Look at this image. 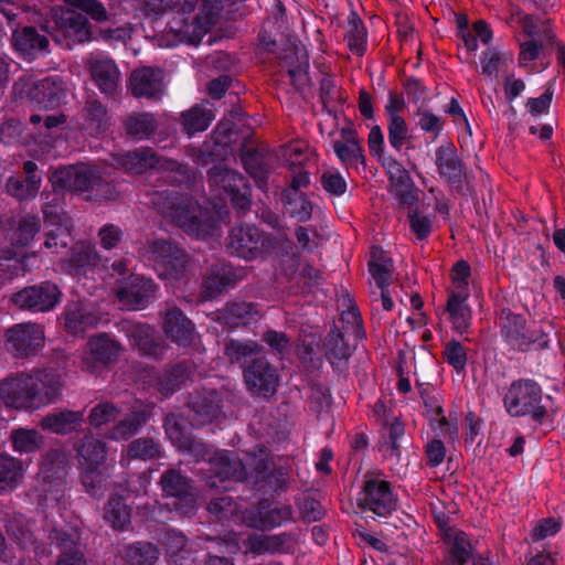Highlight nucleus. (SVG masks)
<instances>
[{"label":"nucleus","mask_w":565,"mask_h":565,"mask_svg":"<svg viewBox=\"0 0 565 565\" xmlns=\"http://www.w3.org/2000/svg\"><path fill=\"white\" fill-rule=\"evenodd\" d=\"M61 387V376L53 370L21 372L0 381V401L15 409H38L53 402Z\"/></svg>","instance_id":"f257e3e1"},{"label":"nucleus","mask_w":565,"mask_h":565,"mask_svg":"<svg viewBox=\"0 0 565 565\" xmlns=\"http://www.w3.org/2000/svg\"><path fill=\"white\" fill-rule=\"evenodd\" d=\"M150 204L160 215L195 238L213 236L217 218L203 209L190 194L174 191H153L148 194Z\"/></svg>","instance_id":"f03ea898"},{"label":"nucleus","mask_w":565,"mask_h":565,"mask_svg":"<svg viewBox=\"0 0 565 565\" xmlns=\"http://www.w3.org/2000/svg\"><path fill=\"white\" fill-rule=\"evenodd\" d=\"M49 181L54 191L85 194V200L90 202L116 200L119 195L111 181L105 179L97 168L85 163L60 167L49 175Z\"/></svg>","instance_id":"7ed1b4c3"},{"label":"nucleus","mask_w":565,"mask_h":565,"mask_svg":"<svg viewBox=\"0 0 565 565\" xmlns=\"http://www.w3.org/2000/svg\"><path fill=\"white\" fill-rule=\"evenodd\" d=\"M40 30L49 34L56 44L67 50L96 41L88 18L75 8L54 11L50 20L40 24Z\"/></svg>","instance_id":"20e7f679"},{"label":"nucleus","mask_w":565,"mask_h":565,"mask_svg":"<svg viewBox=\"0 0 565 565\" xmlns=\"http://www.w3.org/2000/svg\"><path fill=\"white\" fill-rule=\"evenodd\" d=\"M275 247V237L254 224L234 226L225 241L230 255L248 262L266 257Z\"/></svg>","instance_id":"39448f33"},{"label":"nucleus","mask_w":565,"mask_h":565,"mask_svg":"<svg viewBox=\"0 0 565 565\" xmlns=\"http://www.w3.org/2000/svg\"><path fill=\"white\" fill-rule=\"evenodd\" d=\"M161 497L167 499L166 507L181 518H191L196 513V493L191 480L180 469L168 468L158 481Z\"/></svg>","instance_id":"423d86ee"},{"label":"nucleus","mask_w":565,"mask_h":565,"mask_svg":"<svg viewBox=\"0 0 565 565\" xmlns=\"http://www.w3.org/2000/svg\"><path fill=\"white\" fill-rule=\"evenodd\" d=\"M499 320L502 337L511 347L520 351L547 348V335L534 322H527L522 315L505 308L501 310Z\"/></svg>","instance_id":"0eeeda50"},{"label":"nucleus","mask_w":565,"mask_h":565,"mask_svg":"<svg viewBox=\"0 0 565 565\" xmlns=\"http://www.w3.org/2000/svg\"><path fill=\"white\" fill-rule=\"evenodd\" d=\"M231 392L224 387H199L189 392L185 407L192 427L199 428L212 424L223 416L224 402Z\"/></svg>","instance_id":"6e6552de"},{"label":"nucleus","mask_w":565,"mask_h":565,"mask_svg":"<svg viewBox=\"0 0 565 565\" xmlns=\"http://www.w3.org/2000/svg\"><path fill=\"white\" fill-rule=\"evenodd\" d=\"M542 390L532 380L514 381L504 395L507 412L514 417L531 416L534 422L542 423L547 409L541 404Z\"/></svg>","instance_id":"1a4fd4ad"},{"label":"nucleus","mask_w":565,"mask_h":565,"mask_svg":"<svg viewBox=\"0 0 565 565\" xmlns=\"http://www.w3.org/2000/svg\"><path fill=\"white\" fill-rule=\"evenodd\" d=\"M146 255L166 279H180L190 262L189 254L182 247L164 238L148 242Z\"/></svg>","instance_id":"9d476101"},{"label":"nucleus","mask_w":565,"mask_h":565,"mask_svg":"<svg viewBox=\"0 0 565 565\" xmlns=\"http://www.w3.org/2000/svg\"><path fill=\"white\" fill-rule=\"evenodd\" d=\"M21 98H28L44 109H53L65 97L64 82L60 76H47L41 79L33 77L19 78L13 85Z\"/></svg>","instance_id":"9b49d317"},{"label":"nucleus","mask_w":565,"mask_h":565,"mask_svg":"<svg viewBox=\"0 0 565 565\" xmlns=\"http://www.w3.org/2000/svg\"><path fill=\"white\" fill-rule=\"evenodd\" d=\"M435 164L438 174L444 179L451 191L460 196L472 195L475 193L468 180L467 168L458 154V150L452 142L443 145L436 149Z\"/></svg>","instance_id":"f8f14e48"},{"label":"nucleus","mask_w":565,"mask_h":565,"mask_svg":"<svg viewBox=\"0 0 565 565\" xmlns=\"http://www.w3.org/2000/svg\"><path fill=\"white\" fill-rule=\"evenodd\" d=\"M6 350L17 359L36 355L44 347L43 327L36 323L14 324L6 331Z\"/></svg>","instance_id":"ddd939ff"},{"label":"nucleus","mask_w":565,"mask_h":565,"mask_svg":"<svg viewBox=\"0 0 565 565\" xmlns=\"http://www.w3.org/2000/svg\"><path fill=\"white\" fill-rule=\"evenodd\" d=\"M244 277L241 267H234L225 259H216L204 271L200 296L212 300L233 288Z\"/></svg>","instance_id":"4468645a"},{"label":"nucleus","mask_w":565,"mask_h":565,"mask_svg":"<svg viewBox=\"0 0 565 565\" xmlns=\"http://www.w3.org/2000/svg\"><path fill=\"white\" fill-rule=\"evenodd\" d=\"M209 182L221 185L231 196L232 205L246 212L252 205V188L248 180L239 172L224 166H213L207 171Z\"/></svg>","instance_id":"2eb2a0df"},{"label":"nucleus","mask_w":565,"mask_h":565,"mask_svg":"<svg viewBox=\"0 0 565 565\" xmlns=\"http://www.w3.org/2000/svg\"><path fill=\"white\" fill-rule=\"evenodd\" d=\"M61 298L60 287L55 282L45 280L14 292L11 301L22 310L46 312L54 309Z\"/></svg>","instance_id":"dca6fc26"},{"label":"nucleus","mask_w":565,"mask_h":565,"mask_svg":"<svg viewBox=\"0 0 565 565\" xmlns=\"http://www.w3.org/2000/svg\"><path fill=\"white\" fill-rule=\"evenodd\" d=\"M87 348L82 356V370L92 374L100 373L116 363L121 351L120 343L106 333L92 337Z\"/></svg>","instance_id":"f3484780"},{"label":"nucleus","mask_w":565,"mask_h":565,"mask_svg":"<svg viewBox=\"0 0 565 565\" xmlns=\"http://www.w3.org/2000/svg\"><path fill=\"white\" fill-rule=\"evenodd\" d=\"M247 388L257 396L270 397L277 392L279 376L275 366L262 356L253 358L244 369Z\"/></svg>","instance_id":"a211bd4d"},{"label":"nucleus","mask_w":565,"mask_h":565,"mask_svg":"<svg viewBox=\"0 0 565 565\" xmlns=\"http://www.w3.org/2000/svg\"><path fill=\"white\" fill-rule=\"evenodd\" d=\"M359 505L379 516H386L396 510L397 499L388 481L369 479L364 481Z\"/></svg>","instance_id":"6ab92c4d"},{"label":"nucleus","mask_w":565,"mask_h":565,"mask_svg":"<svg viewBox=\"0 0 565 565\" xmlns=\"http://www.w3.org/2000/svg\"><path fill=\"white\" fill-rule=\"evenodd\" d=\"M10 43L13 51L23 60L32 62L50 52V41L36 26L24 25L12 30Z\"/></svg>","instance_id":"aec40b11"},{"label":"nucleus","mask_w":565,"mask_h":565,"mask_svg":"<svg viewBox=\"0 0 565 565\" xmlns=\"http://www.w3.org/2000/svg\"><path fill=\"white\" fill-rule=\"evenodd\" d=\"M157 285L150 278L130 275L116 290L118 300L130 310H139L148 306L154 298Z\"/></svg>","instance_id":"412c9836"},{"label":"nucleus","mask_w":565,"mask_h":565,"mask_svg":"<svg viewBox=\"0 0 565 565\" xmlns=\"http://www.w3.org/2000/svg\"><path fill=\"white\" fill-rule=\"evenodd\" d=\"M228 142L227 131L221 136L220 128H217L211 138L206 139L200 147L189 148L186 153L199 166L206 167L211 163L222 166V162L230 154Z\"/></svg>","instance_id":"4be33fe9"},{"label":"nucleus","mask_w":565,"mask_h":565,"mask_svg":"<svg viewBox=\"0 0 565 565\" xmlns=\"http://www.w3.org/2000/svg\"><path fill=\"white\" fill-rule=\"evenodd\" d=\"M129 88L137 98L158 100L164 89L162 72L150 66L137 68L130 75Z\"/></svg>","instance_id":"5701e85b"},{"label":"nucleus","mask_w":565,"mask_h":565,"mask_svg":"<svg viewBox=\"0 0 565 565\" xmlns=\"http://www.w3.org/2000/svg\"><path fill=\"white\" fill-rule=\"evenodd\" d=\"M245 171L255 180L259 189H265L268 182L269 172L273 168L275 156L264 147L243 148L239 153Z\"/></svg>","instance_id":"b1692460"},{"label":"nucleus","mask_w":565,"mask_h":565,"mask_svg":"<svg viewBox=\"0 0 565 565\" xmlns=\"http://www.w3.org/2000/svg\"><path fill=\"white\" fill-rule=\"evenodd\" d=\"M128 338L138 350L147 356L159 359L163 353L161 337L147 323L125 321L122 324Z\"/></svg>","instance_id":"393cba45"},{"label":"nucleus","mask_w":565,"mask_h":565,"mask_svg":"<svg viewBox=\"0 0 565 565\" xmlns=\"http://www.w3.org/2000/svg\"><path fill=\"white\" fill-rule=\"evenodd\" d=\"M209 461L213 472L209 482L211 487L215 486L213 478H217L221 481H244L248 478L246 465L232 451H216Z\"/></svg>","instance_id":"a878e982"},{"label":"nucleus","mask_w":565,"mask_h":565,"mask_svg":"<svg viewBox=\"0 0 565 565\" xmlns=\"http://www.w3.org/2000/svg\"><path fill=\"white\" fill-rule=\"evenodd\" d=\"M87 68L99 90L113 97L120 81V72L116 63L109 57H90L87 61Z\"/></svg>","instance_id":"bb28decb"},{"label":"nucleus","mask_w":565,"mask_h":565,"mask_svg":"<svg viewBox=\"0 0 565 565\" xmlns=\"http://www.w3.org/2000/svg\"><path fill=\"white\" fill-rule=\"evenodd\" d=\"M163 330L167 337L180 347L192 345L196 338L194 323L177 307L166 312Z\"/></svg>","instance_id":"cd10ccee"},{"label":"nucleus","mask_w":565,"mask_h":565,"mask_svg":"<svg viewBox=\"0 0 565 565\" xmlns=\"http://www.w3.org/2000/svg\"><path fill=\"white\" fill-rule=\"evenodd\" d=\"M151 417L148 406L132 407L131 411L118 420L106 434L109 440H129L137 435Z\"/></svg>","instance_id":"c85d7f7f"},{"label":"nucleus","mask_w":565,"mask_h":565,"mask_svg":"<svg viewBox=\"0 0 565 565\" xmlns=\"http://www.w3.org/2000/svg\"><path fill=\"white\" fill-rule=\"evenodd\" d=\"M218 18V8L203 0L200 12L192 17L191 22L184 18L183 29L180 30L188 38L189 43L199 44L206 32L213 26Z\"/></svg>","instance_id":"c756f323"},{"label":"nucleus","mask_w":565,"mask_h":565,"mask_svg":"<svg viewBox=\"0 0 565 565\" xmlns=\"http://www.w3.org/2000/svg\"><path fill=\"white\" fill-rule=\"evenodd\" d=\"M194 369L195 364L189 360L166 366L157 376V390L164 396L172 395L190 380Z\"/></svg>","instance_id":"7c9ffc66"},{"label":"nucleus","mask_w":565,"mask_h":565,"mask_svg":"<svg viewBox=\"0 0 565 565\" xmlns=\"http://www.w3.org/2000/svg\"><path fill=\"white\" fill-rule=\"evenodd\" d=\"M84 423L82 411H55L46 414L39 422V426L55 435H68L77 431Z\"/></svg>","instance_id":"2f4dec72"},{"label":"nucleus","mask_w":565,"mask_h":565,"mask_svg":"<svg viewBox=\"0 0 565 565\" xmlns=\"http://www.w3.org/2000/svg\"><path fill=\"white\" fill-rule=\"evenodd\" d=\"M68 467L67 452L61 448H51L42 456L40 473L44 482L58 486L65 481Z\"/></svg>","instance_id":"473e14b6"},{"label":"nucleus","mask_w":565,"mask_h":565,"mask_svg":"<svg viewBox=\"0 0 565 565\" xmlns=\"http://www.w3.org/2000/svg\"><path fill=\"white\" fill-rule=\"evenodd\" d=\"M214 320L230 328L246 326L257 315L256 306L252 302L228 301L222 309L215 311Z\"/></svg>","instance_id":"72a5a7b5"},{"label":"nucleus","mask_w":565,"mask_h":565,"mask_svg":"<svg viewBox=\"0 0 565 565\" xmlns=\"http://www.w3.org/2000/svg\"><path fill=\"white\" fill-rule=\"evenodd\" d=\"M469 294L465 290L450 291L446 305L450 321L456 331L462 333L470 327L471 309L466 303Z\"/></svg>","instance_id":"f704fd0d"},{"label":"nucleus","mask_w":565,"mask_h":565,"mask_svg":"<svg viewBox=\"0 0 565 565\" xmlns=\"http://www.w3.org/2000/svg\"><path fill=\"white\" fill-rule=\"evenodd\" d=\"M81 116L85 129L92 134L106 131L109 121L108 111L106 106L95 95L87 96Z\"/></svg>","instance_id":"c9c22d12"},{"label":"nucleus","mask_w":565,"mask_h":565,"mask_svg":"<svg viewBox=\"0 0 565 565\" xmlns=\"http://www.w3.org/2000/svg\"><path fill=\"white\" fill-rule=\"evenodd\" d=\"M120 555L128 565H153L159 558L160 551L151 542L139 541L124 545Z\"/></svg>","instance_id":"e433bc0d"},{"label":"nucleus","mask_w":565,"mask_h":565,"mask_svg":"<svg viewBox=\"0 0 565 565\" xmlns=\"http://www.w3.org/2000/svg\"><path fill=\"white\" fill-rule=\"evenodd\" d=\"M157 169L161 171L162 178L174 186L184 185L189 188L195 180L194 171L186 163L173 159L160 157Z\"/></svg>","instance_id":"4c0bfd02"},{"label":"nucleus","mask_w":565,"mask_h":565,"mask_svg":"<svg viewBox=\"0 0 565 565\" xmlns=\"http://www.w3.org/2000/svg\"><path fill=\"white\" fill-rule=\"evenodd\" d=\"M159 162L160 157L152 149L140 148L125 153L119 164L127 172L140 174L147 169H157Z\"/></svg>","instance_id":"58836bf2"},{"label":"nucleus","mask_w":565,"mask_h":565,"mask_svg":"<svg viewBox=\"0 0 565 565\" xmlns=\"http://www.w3.org/2000/svg\"><path fill=\"white\" fill-rule=\"evenodd\" d=\"M44 222L55 227H72L71 217L64 211V196L62 193L53 190V193H43Z\"/></svg>","instance_id":"ea45409f"},{"label":"nucleus","mask_w":565,"mask_h":565,"mask_svg":"<svg viewBox=\"0 0 565 565\" xmlns=\"http://www.w3.org/2000/svg\"><path fill=\"white\" fill-rule=\"evenodd\" d=\"M327 360L333 365L335 361L348 360L353 349L344 338V333L333 324L322 342Z\"/></svg>","instance_id":"a19ab883"},{"label":"nucleus","mask_w":565,"mask_h":565,"mask_svg":"<svg viewBox=\"0 0 565 565\" xmlns=\"http://www.w3.org/2000/svg\"><path fill=\"white\" fill-rule=\"evenodd\" d=\"M74 448L77 456L83 459L88 467H98L107 457L106 444L94 438L92 435H85L82 439L75 443Z\"/></svg>","instance_id":"79ce46f5"},{"label":"nucleus","mask_w":565,"mask_h":565,"mask_svg":"<svg viewBox=\"0 0 565 565\" xmlns=\"http://www.w3.org/2000/svg\"><path fill=\"white\" fill-rule=\"evenodd\" d=\"M126 134L137 140L147 139L154 134L158 121L151 113H134L125 121Z\"/></svg>","instance_id":"37998d69"},{"label":"nucleus","mask_w":565,"mask_h":565,"mask_svg":"<svg viewBox=\"0 0 565 565\" xmlns=\"http://www.w3.org/2000/svg\"><path fill=\"white\" fill-rule=\"evenodd\" d=\"M23 471L20 459L0 454V492L17 488L23 479Z\"/></svg>","instance_id":"c03bdc74"},{"label":"nucleus","mask_w":565,"mask_h":565,"mask_svg":"<svg viewBox=\"0 0 565 565\" xmlns=\"http://www.w3.org/2000/svg\"><path fill=\"white\" fill-rule=\"evenodd\" d=\"M130 508L119 494L109 497L104 508V519L115 530H124L130 523Z\"/></svg>","instance_id":"a18cd8bd"},{"label":"nucleus","mask_w":565,"mask_h":565,"mask_svg":"<svg viewBox=\"0 0 565 565\" xmlns=\"http://www.w3.org/2000/svg\"><path fill=\"white\" fill-rule=\"evenodd\" d=\"M263 347L256 341L228 339L224 344V354L231 363H243L248 358L262 356Z\"/></svg>","instance_id":"49530a36"},{"label":"nucleus","mask_w":565,"mask_h":565,"mask_svg":"<svg viewBox=\"0 0 565 565\" xmlns=\"http://www.w3.org/2000/svg\"><path fill=\"white\" fill-rule=\"evenodd\" d=\"M289 482V470L285 467H273L262 478H256L254 486L265 494L285 491Z\"/></svg>","instance_id":"de8ad7c7"},{"label":"nucleus","mask_w":565,"mask_h":565,"mask_svg":"<svg viewBox=\"0 0 565 565\" xmlns=\"http://www.w3.org/2000/svg\"><path fill=\"white\" fill-rule=\"evenodd\" d=\"M344 39L352 53L359 56L363 55L366 45V30L362 19L354 10L348 17V30Z\"/></svg>","instance_id":"09e8293b"},{"label":"nucleus","mask_w":565,"mask_h":565,"mask_svg":"<svg viewBox=\"0 0 565 565\" xmlns=\"http://www.w3.org/2000/svg\"><path fill=\"white\" fill-rule=\"evenodd\" d=\"M95 322V316L87 312L79 302H72L65 309L64 324L71 333L84 332Z\"/></svg>","instance_id":"8fccbe9b"},{"label":"nucleus","mask_w":565,"mask_h":565,"mask_svg":"<svg viewBox=\"0 0 565 565\" xmlns=\"http://www.w3.org/2000/svg\"><path fill=\"white\" fill-rule=\"evenodd\" d=\"M161 455V446L152 437L134 439L126 449V457L130 460L149 461L159 459Z\"/></svg>","instance_id":"3c124183"},{"label":"nucleus","mask_w":565,"mask_h":565,"mask_svg":"<svg viewBox=\"0 0 565 565\" xmlns=\"http://www.w3.org/2000/svg\"><path fill=\"white\" fill-rule=\"evenodd\" d=\"M13 449L19 452H35L40 450L45 438L36 429L17 428L10 434Z\"/></svg>","instance_id":"603ef678"},{"label":"nucleus","mask_w":565,"mask_h":565,"mask_svg":"<svg viewBox=\"0 0 565 565\" xmlns=\"http://www.w3.org/2000/svg\"><path fill=\"white\" fill-rule=\"evenodd\" d=\"M196 3L198 0H147L143 11L146 15H150V13L161 15L166 11L186 14L194 11Z\"/></svg>","instance_id":"864d4df0"},{"label":"nucleus","mask_w":565,"mask_h":565,"mask_svg":"<svg viewBox=\"0 0 565 565\" xmlns=\"http://www.w3.org/2000/svg\"><path fill=\"white\" fill-rule=\"evenodd\" d=\"M212 119V111L199 105L193 106L181 115L183 129L189 136L204 131L211 124Z\"/></svg>","instance_id":"5fc2aeb1"},{"label":"nucleus","mask_w":565,"mask_h":565,"mask_svg":"<svg viewBox=\"0 0 565 565\" xmlns=\"http://www.w3.org/2000/svg\"><path fill=\"white\" fill-rule=\"evenodd\" d=\"M258 519L259 526L262 530H270L276 526H279L284 522H287L292 519V508L290 505H281V507H267L265 508L263 503L258 509Z\"/></svg>","instance_id":"6e6d98bb"},{"label":"nucleus","mask_w":565,"mask_h":565,"mask_svg":"<svg viewBox=\"0 0 565 565\" xmlns=\"http://www.w3.org/2000/svg\"><path fill=\"white\" fill-rule=\"evenodd\" d=\"M39 184H35L32 179H24L22 175H12L8 178L6 182L7 193L19 201L34 199L39 193Z\"/></svg>","instance_id":"4d7b16f0"},{"label":"nucleus","mask_w":565,"mask_h":565,"mask_svg":"<svg viewBox=\"0 0 565 565\" xmlns=\"http://www.w3.org/2000/svg\"><path fill=\"white\" fill-rule=\"evenodd\" d=\"M97 259L98 257L95 248L88 243L79 242L72 247L70 265L74 269L75 274H78L86 267L95 266Z\"/></svg>","instance_id":"13d9d810"},{"label":"nucleus","mask_w":565,"mask_h":565,"mask_svg":"<svg viewBox=\"0 0 565 565\" xmlns=\"http://www.w3.org/2000/svg\"><path fill=\"white\" fill-rule=\"evenodd\" d=\"M121 409L111 402H99L87 417L88 424L95 428L108 425L117 420Z\"/></svg>","instance_id":"bf43d9fd"},{"label":"nucleus","mask_w":565,"mask_h":565,"mask_svg":"<svg viewBox=\"0 0 565 565\" xmlns=\"http://www.w3.org/2000/svg\"><path fill=\"white\" fill-rule=\"evenodd\" d=\"M163 427L168 438L177 448L191 435L183 417L174 413L164 416Z\"/></svg>","instance_id":"052dcab7"},{"label":"nucleus","mask_w":565,"mask_h":565,"mask_svg":"<svg viewBox=\"0 0 565 565\" xmlns=\"http://www.w3.org/2000/svg\"><path fill=\"white\" fill-rule=\"evenodd\" d=\"M40 231V221L36 216L17 218L14 235L11 237L17 244L26 246Z\"/></svg>","instance_id":"680f3d73"},{"label":"nucleus","mask_w":565,"mask_h":565,"mask_svg":"<svg viewBox=\"0 0 565 565\" xmlns=\"http://www.w3.org/2000/svg\"><path fill=\"white\" fill-rule=\"evenodd\" d=\"M51 544L61 548L62 552L78 551L81 535L79 533L71 529L70 531L63 529H53L49 535Z\"/></svg>","instance_id":"e2e57ef3"},{"label":"nucleus","mask_w":565,"mask_h":565,"mask_svg":"<svg viewBox=\"0 0 565 565\" xmlns=\"http://www.w3.org/2000/svg\"><path fill=\"white\" fill-rule=\"evenodd\" d=\"M72 6L85 17H89L97 23L109 20L110 14L106 7L98 0H74Z\"/></svg>","instance_id":"0e129e2a"},{"label":"nucleus","mask_w":565,"mask_h":565,"mask_svg":"<svg viewBox=\"0 0 565 565\" xmlns=\"http://www.w3.org/2000/svg\"><path fill=\"white\" fill-rule=\"evenodd\" d=\"M286 205H289V213L299 222H307L311 218L313 205L305 193L291 195L289 199L281 198Z\"/></svg>","instance_id":"69168bd1"},{"label":"nucleus","mask_w":565,"mask_h":565,"mask_svg":"<svg viewBox=\"0 0 565 565\" xmlns=\"http://www.w3.org/2000/svg\"><path fill=\"white\" fill-rule=\"evenodd\" d=\"M513 62L511 54H501L497 50H488L481 60L482 74L491 76L495 75L500 68L507 67Z\"/></svg>","instance_id":"338daca9"},{"label":"nucleus","mask_w":565,"mask_h":565,"mask_svg":"<svg viewBox=\"0 0 565 565\" xmlns=\"http://www.w3.org/2000/svg\"><path fill=\"white\" fill-rule=\"evenodd\" d=\"M388 141L391 146L399 151L408 139V127L402 116H394L390 119L388 126Z\"/></svg>","instance_id":"774afa93"}]
</instances>
